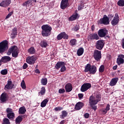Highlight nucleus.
I'll return each instance as SVG.
<instances>
[{"label": "nucleus", "instance_id": "f257e3e1", "mask_svg": "<svg viewBox=\"0 0 124 124\" xmlns=\"http://www.w3.org/2000/svg\"><path fill=\"white\" fill-rule=\"evenodd\" d=\"M95 97L96 99H95ZM101 100V94L98 93L94 97L93 95H91L90 96L89 99V104L90 107L94 110V111H96L97 109V106H96V104L99 102Z\"/></svg>", "mask_w": 124, "mask_h": 124}, {"label": "nucleus", "instance_id": "f03ea898", "mask_svg": "<svg viewBox=\"0 0 124 124\" xmlns=\"http://www.w3.org/2000/svg\"><path fill=\"white\" fill-rule=\"evenodd\" d=\"M41 34L43 37H48L51 35L52 27L48 25H44L42 26Z\"/></svg>", "mask_w": 124, "mask_h": 124}, {"label": "nucleus", "instance_id": "7ed1b4c3", "mask_svg": "<svg viewBox=\"0 0 124 124\" xmlns=\"http://www.w3.org/2000/svg\"><path fill=\"white\" fill-rule=\"evenodd\" d=\"M11 54L13 58H18V56L19 55V49L16 46H12L8 50L7 55L10 56Z\"/></svg>", "mask_w": 124, "mask_h": 124}, {"label": "nucleus", "instance_id": "20e7f679", "mask_svg": "<svg viewBox=\"0 0 124 124\" xmlns=\"http://www.w3.org/2000/svg\"><path fill=\"white\" fill-rule=\"evenodd\" d=\"M96 71H97L96 66L94 65H91V64L90 63H88L86 65L84 70L85 72H89L90 74H92L93 75L95 74Z\"/></svg>", "mask_w": 124, "mask_h": 124}, {"label": "nucleus", "instance_id": "39448f33", "mask_svg": "<svg viewBox=\"0 0 124 124\" xmlns=\"http://www.w3.org/2000/svg\"><path fill=\"white\" fill-rule=\"evenodd\" d=\"M8 41L5 40L0 43V54H3L8 50Z\"/></svg>", "mask_w": 124, "mask_h": 124}, {"label": "nucleus", "instance_id": "423d86ee", "mask_svg": "<svg viewBox=\"0 0 124 124\" xmlns=\"http://www.w3.org/2000/svg\"><path fill=\"white\" fill-rule=\"evenodd\" d=\"M55 68L57 70H59L61 68L60 72H64L66 70V67H65V62H64L60 61L58 62L55 66Z\"/></svg>", "mask_w": 124, "mask_h": 124}, {"label": "nucleus", "instance_id": "0eeeda50", "mask_svg": "<svg viewBox=\"0 0 124 124\" xmlns=\"http://www.w3.org/2000/svg\"><path fill=\"white\" fill-rule=\"evenodd\" d=\"M6 111L7 112V117L9 120H14L15 119V113L13 112V109L11 108H7Z\"/></svg>", "mask_w": 124, "mask_h": 124}, {"label": "nucleus", "instance_id": "6e6552de", "mask_svg": "<svg viewBox=\"0 0 124 124\" xmlns=\"http://www.w3.org/2000/svg\"><path fill=\"white\" fill-rule=\"evenodd\" d=\"M99 24L100 25H107L110 24V21H109V18L106 15H104L103 17L101 18L99 21Z\"/></svg>", "mask_w": 124, "mask_h": 124}, {"label": "nucleus", "instance_id": "1a4fd4ad", "mask_svg": "<svg viewBox=\"0 0 124 124\" xmlns=\"http://www.w3.org/2000/svg\"><path fill=\"white\" fill-rule=\"evenodd\" d=\"M94 59L97 62H99L100 61V59H101V51H99L97 49H95L94 50L93 55Z\"/></svg>", "mask_w": 124, "mask_h": 124}, {"label": "nucleus", "instance_id": "9d476101", "mask_svg": "<svg viewBox=\"0 0 124 124\" xmlns=\"http://www.w3.org/2000/svg\"><path fill=\"white\" fill-rule=\"evenodd\" d=\"M107 34H108V30H106V28L100 29L98 31V35L99 37H105Z\"/></svg>", "mask_w": 124, "mask_h": 124}, {"label": "nucleus", "instance_id": "9b49d317", "mask_svg": "<svg viewBox=\"0 0 124 124\" xmlns=\"http://www.w3.org/2000/svg\"><path fill=\"white\" fill-rule=\"evenodd\" d=\"M105 44V43H104V41L102 40L97 41L95 45L96 49H97L98 50H102L103 47H104Z\"/></svg>", "mask_w": 124, "mask_h": 124}, {"label": "nucleus", "instance_id": "f8f14e48", "mask_svg": "<svg viewBox=\"0 0 124 124\" xmlns=\"http://www.w3.org/2000/svg\"><path fill=\"white\" fill-rule=\"evenodd\" d=\"M92 88V84L90 83H84L81 87L80 91L82 93L87 92L88 90Z\"/></svg>", "mask_w": 124, "mask_h": 124}, {"label": "nucleus", "instance_id": "ddd939ff", "mask_svg": "<svg viewBox=\"0 0 124 124\" xmlns=\"http://www.w3.org/2000/svg\"><path fill=\"white\" fill-rule=\"evenodd\" d=\"M36 61V58L34 56H29L26 58V62L29 63V64L32 65L35 63V61Z\"/></svg>", "mask_w": 124, "mask_h": 124}, {"label": "nucleus", "instance_id": "4468645a", "mask_svg": "<svg viewBox=\"0 0 124 124\" xmlns=\"http://www.w3.org/2000/svg\"><path fill=\"white\" fill-rule=\"evenodd\" d=\"M57 38L58 40H62V38H63V39H68L69 36L68 35L66 34L65 32H62L57 35Z\"/></svg>", "mask_w": 124, "mask_h": 124}, {"label": "nucleus", "instance_id": "2eb2a0df", "mask_svg": "<svg viewBox=\"0 0 124 124\" xmlns=\"http://www.w3.org/2000/svg\"><path fill=\"white\" fill-rule=\"evenodd\" d=\"M119 18V15L116 14L111 22L112 26L115 27V26H117L119 24V21H120Z\"/></svg>", "mask_w": 124, "mask_h": 124}, {"label": "nucleus", "instance_id": "dca6fc26", "mask_svg": "<svg viewBox=\"0 0 124 124\" xmlns=\"http://www.w3.org/2000/svg\"><path fill=\"white\" fill-rule=\"evenodd\" d=\"M69 0H62L60 7L61 9H65L68 7V5H69V3H68Z\"/></svg>", "mask_w": 124, "mask_h": 124}, {"label": "nucleus", "instance_id": "f3484780", "mask_svg": "<svg viewBox=\"0 0 124 124\" xmlns=\"http://www.w3.org/2000/svg\"><path fill=\"white\" fill-rule=\"evenodd\" d=\"M124 54H120L118 56L117 58L116 62L118 65L123 64L124 63Z\"/></svg>", "mask_w": 124, "mask_h": 124}, {"label": "nucleus", "instance_id": "a211bd4d", "mask_svg": "<svg viewBox=\"0 0 124 124\" xmlns=\"http://www.w3.org/2000/svg\"><path fill=\"white\" fill-rule=\"evenodd\" d=\"M0 100L2 103L8 101V95H7V93H3L0 97Z\"/></svg>", "mask_w": 124, "mask_h": 124}, {"label": "nucleus", "instance_id": "6ab92c4d", "mask_svg": "<svg viewBox=\"0 0 124 124\" xmlns=\"http://www.w3.org/2000/svg\"><path fill=\"white\" fill-rule=\"evenodd\" d=\"M11 3V0H3L0 3V6L2 7H6Z\"/></svg>", "mask_w": 124, "mask_h": 124}, {"label": "nucleus", "instance_id": "aec40b11", "mask_svg": "<svg viewBox=\"0 0 124 124\" xmlns=\"http://www.w3.org/2000/svg\"><path fill=\"white\" fill-rule=\"evenodd\" d=\"M88 38L90 40H98L99 39V36H98V35L96 33L90 34Z\"/></svg>", "mask_w": 124, "mask_h": 124}, {"label": "nucleus", "instance_id": "412c9836", "mask_svg": "<svg viewBox=\"0 0 124 124\" xmlns=\"http://www.w3.org/2000/svg\"><path fill=\"white\" fill-rule=\"evenodd\" d=\"M84 105L85 104H84V103L78 102L76 104L75 107V109L76 110H81V109L84 107Z\"/></svg>", "mask_w": 124, "mask_h": 124}, {"label": "nucleus", "instance_id": "4be33fe9", "mask_svg": "<svg viewBox=\"0 0 124 124\" xmlns=\"http://www.w3.org/2000/svg\"><path fill=\"white\" fill-rule=\"evenodd\" d=\"M1 61L3 63H6L11 61V58L8 56H3L1 58Z\"/></svg>", "mask_w": 124, "mask_h": 124}, {"label": "nucleus", "instance_id": "5701e85b", "mask_svg": "<svg viewBox=\"0 0 124 124\" xmlns=\"http://www.w3.org/2000/svg\"><path fill=\"white\" fill-rule=\"evenodd\" d=\"M72 84H71V83H67L65 86L66 93H70V92L72 91Z\"/></svg>", "mask_w": 124, "mask_h": 124}, {"label": "nucleus", "instance_id": "b1692460", "mask_svg": "<svg viewBox=\"0 0 124 124\" xmlns=\"http://www.w3.org/2000/svg\"><path fill=\"white\" fill-rule=\"evenodd\" d=\"M26 112H27V109H26V108L24 106L21 107L19 109L18 114H19V115H24L26 113Z\"/></svg>", "mask_w": 124, "mask_h": 124}, {"label": "nucleus", "instance_id": "393cba45", "mask_svg": "<svg viewBox=\"0 0 124 124\" xmlns=\"http://www.w3.org/2000/svg\"><path fill=\"white\" fill-rule=\"evenodd\" d=\"M40 46L42 48H46L48 46V43H47V41L46 40H44L42 41L40 43Z\"/></svg>", "mask_w": 124, "mask_h": 124}, {"label": "nucleus", "instance_id": "a878e982", "mask_svg": "<svg viewBox=\"0 0 124 124\" xmlns=\"http://www.w3.org/2000/svg\"><path fill=\"white\" fill-rule=\"evenodd\" d=\"M46 93V89H45V87L43 86L41 88V91L38 93V96H41L42 95H44L45 94V93Z\"/></svg>", "mask_w": 124, "mask_h": 124}, {"label": "nucleus", "instance_id": "bb28decb", "mask_svg": "<svg viewBox=\"0 0 124 124\" xmlns=\"http://www.w3.org/2000/svg\"><path fill=\"white\" fill-rule=\"evenodd\" d=\"M78 17V13H74L69 18V21H75L77 17Z\"/></svg>", "mask_w": 124, "mask_h": 124}, {"label": "nucleus", "instance_id": "cd10ccee", "mask_svg": "<svg viewBox=\"0 0 124 124\" xmlns=\"http://www.w3.org/2000/svg\"><path fill=\"white\" fill-rule=\"evenodd\" d=\"M118 80H119L118 78H112L110 82V86H111L112 87H113V86H115L118 82Z\"/></svg>", "mask_w": 124, "mask_h": 124}, {"label": "nucleus", "instance_id": "c85d7f7f", "mask_svg": "<svg viewBox=\"0 0 124 124\" xmlns=\"http://www.w3.org/2000/svg\"><path fill=\"white\" fill-rule=\"evenodd\" d=\"M23 121V115H19L16 119V124H20Z\"/></svg>", "mask_w": 124, "mask_h": 124}, {"label": "nucleus", "instance_id": "c756f323", "mask_svg": "<svg viewBox=\"0 0 124 124\" xmlns=\"http://www.w3.org/2000/svg\"><path fill=\"white\" fill-rule=\"evenodd\" d=\"M27 52L29 54L33 55L34 54H35V49L33 46H31L28 49Z\"/></svg>", "mask_w": 124, "mask_h": 124}, {"label": "nucleus", "instance_id": "7c9ffc66", "mask_svg": "<svg viewBox=\"0 0 124 124\" xmlns=\"http://www.w3.org/2000/svg\"><path fill=\"white\" fill-rule=\"evenodd\" d=\"M85 3H84V0H82L80 1V4L78 5V11L80 10H82V9H84V7H85Z\"/></svg>", "mask_w": 124, "mask_h": 124}, {"label": "nucleus", "instance_id": "2f4dec72", "mask_svg": "<svg viewBox=\"0 0 124 124\" xmlns=\"http://www.w3.org/2000/svg\"><path fill=\"white\" fill-rule=\"evenodd\" d=\"M67 115H68V113L66 110H62V115H60V118H61V119H64L65 117H67Z\"/></svg>", "mask_w": 124, "mask_h": 124}, {"label": "nucleus", "instance_id": "473e14b6", "mask_svg": "<svg viewBox=\"0 0 124 124\" xmlns=\"http://www.w3.org/2000/svg\"><path fill=\"white\" fill-rule=\"evenodd\" d=\"M84 54V48L80 47L77 51V55L78 56H82Z\"/></svg>", "mask_w": 124, "mask_h": 124}, {"label": "nucleus", "instance_id": "72a5a7b5", "mask_svg": "<svg viewBox=\"0 0 124 124\" xmlns=\"http://www.w3.org/2000/svg\"><path fill=\"white\" fill-rule=\"evenodd\" d=\"M31 0H28L22 4V6H26V7H27V6H30V5H31Z\"/></svg>", "mask_w": 124, "mask_h": 124}, {"label": "nucleus", "instance_id": "f704fd0d", "mask_svg": "<svg viewBox=\"0 0 124 124\" xmlns=\"http://www.w3.org/2000/svg\"><path fill=\"white\" fill-rule=\"evenodd\" d=\"M48 101L49 100L47 99L44 100L41 103V107L43 108L44 107H45V106H46V105H47V103H48Z\"/></svg>", "mask_w": 124, "mask_h": 124}, {"label": "nucleus", "instance_id": "c9c22d12", "mask_svg": "<svg viewBox=\"0 0 124 124\" xmlns=\"http://www.w3.org/2000/svg\"><path fill=\"white\" fill-rule=\"evenodd\" d=\"M41 82L42 85L43 86H46V85H47V83L48 82V80L47 79V78H42L41 80Z\"/></svg>", "mask_w": 124, "mask_h": 124}, {"label": "nucleus", "instance_id": "e433bc0d", "mask_svg": "<svg viewBox=\"0 0 124 124\" xmlns=\"http://www.w3.org/2000/svg\"><path fill=\"white\" fill-rule=\"evenodd\" d=\"M77 43V40H76V39H71L70 41V45H71V46H74V45H76Z\"/></svg>", "mask_w": 124, "mask_h": 124}, {"label": "nucleus", "instance_id": "4c0bfd02", "mask_svg": "<svg viewBox=\"0 0 124 124\" xmlns=\"http://www.w3.org/2000/svg\"><path fill=\"white\" fill-rule=\"evenodd\" d=\"M2 124H10V121L8 118H4L3 119V122L2 123Z\"/></svg>", "mask_w": 124, "mask_h": 124}, {"label": "nucleus", "instance_id": "58836bf2", "mask_svg": "<svg viewBox=\"0 0 124 124\" xmlns=\"http://www.w3.org/2000/svg\"><path fill=\"white\" fill-rule=\"evenodd\" d=\"M117 5L121 7L124 6V0H119L117 2Z\"/></svg>", "mask_w": 124, "mask_h": 124}, {"label": "nucleus", "instance_id": "ea45409f", "mask_svg": "<svg viewBox=\"0 0 124 124\" xmlns=\"http://www.w3.org/2000/svg\"><path fill=\"white\" fill-rule=\"evenodd\" d=\"M21 86L22 89L23 90H26V88H27L26 86V83H25V81L24 80H22V81L21 83Z\"/></svg>", "mask_w": 124, "mask_h": 124}, {"label": "nucleus", "instance_id": "a19ab883", "mask_svg": "<svg viewBox=\"0 0 124 124\" xmlns=\"http://www.w3.org/2000/svg\"><path fill=\"white\" fill-rule=\"evenodd\" d=\"M8 71L7 69H5L3 70H2L0 72V74H1V75H6V74H7L8 73Z\"/></svg>", "mask_w": 124, "mask_h": 124}, {"label": "nucleus", "instance_id": "79ce46f5", "mask_svg": "<svg viewBox=\"0 0 124 124\" xmlns=\"http://www.w3.org/2000/svg\"><path fill=\"white\" fill-rule=\"evenodd\" d=\"M104 69H105L104 65H102L100 66L99 69V71L101 73H102L103 72H104Z\"/></svg>", "mask_w": 124, "mask_h": 124}, {"label": "nucleus", "instance_id": "37998d69", "mask_svg": "<svg viewBox=\"0 0 124 124\" xmlns=\"http://www.w3.org/2000/svg\"><path fill=\"white\" fill-rule=\"evenodd\" d=\"M80 30V25H76L75 26V27L73 28V31H77Z\"/></svg>", "mask_w": 124, "mask_h": 124}, {"label": "nucleus", "instance_id": "c03bdc74", "mask_svg": "<svg viewBox=\"0 0 124 124\" xmlns=\"http://www.w3.org/2000/svg\"><path fill=\"white\" fill-rule=\"evenodd\" d=\"M4 90H12V87L10 85L6 84L4 87Z\"/></svg>", "mask_w": 124, "mask_h": 124}, {"label": "nucleus", "instance_id": "a18cd8bd", "mask_svg": "<svg viewBox=\"0 0 124 124\" xmlns=\"http://www.w3.org/2000/svg\"><path fill=\"white\" fill-rule=\"evenodd\" d=\"M63 108L62 107H56L55 108H54V110L56 111H62V110H63Z\"/></svg>", "mask_w": 124, "mask_h": 124}, {"label": "nucleus", "instance_id": "49530a36", "mask_svg": "<svg viewBox=\"0 0 124 124\" xmlns=\"http://www.w3.org/2000/svg\"><path fill=\"white\" fill-rule=\"evenodd\" d=\"M12 34H16L17 35V28H14L12 31Z\"/></svg>", "mask_w": 124, "mask_h": 124}, {"label": "nucleus", "instance_id": "de8ad7c7", "mask_svg": "<svg viewBox=\"0 0 124 124\" xmlns=\"http://www.w3.org/2000/svg\"><path fill=\"white\" fill-rule=\"evenodd\" d=\"M12 14H13V11L10 12L6 16L5 19H8V18H10V16H12Z\"/></svg>", "mask_w": 124, "mask_h": 124}, {"label": "nucleus", "instance_id": "09e8293b", "mask_svg": "<svg viewBox=\"0 0 124 124\" xmlns=\"http://www.w3.org/2000/svg\"><path fill=\"white\" fill-rule=\"evenodd\" d=\"M59 93H65V90H64V89H60L59 90Z\"/></svg>", "mask_w": 124, "mask_h": 124}, {"label": "nucleus", "instance_id": "8fccbe9b", "mask_svg": "<svg viewBox=\"0 0 124 124\" xmlns=\"http://www.w3.org/2000/svg\"><path fill=\"white\" fill-rule=\"evenodd\" d=\"M108 20L109 19H110V20H112V19L114 18V15L113 14L108 15Z\"/></svg>", "mask_w": 124, "mask_h": 124}, {"label": "nucleus", "instance_id": "3c124183", "mask_svg": "<svg viewBox=\"0 0 124 124\" xmlns=\"http://www.w3.org/2000/svg\"><path fill=\"white\" fill-rule=\"evenodd\" d=\"M84 118H85V119H89V118H90V114L88 113H86L84 115Z\"/></svg>", "mask_w": 124, "mask_h": 124}, {"label": "nucleus", "instance_id": "603ef678", "mask_svg": "<svg viewBox=\"0 0 124 124\" xmlns=\"http://www.w3.org/2000/svg\"><path fill=\"white\" fill-rule=\"evenodd\" d=\"M78 95V98H80V99H82V98L84 97V94H83V93H79Z\"/></svg>", "mask_w": 124, "mask_h": 124}, {"label": "nucleus", "instance_id": "864d4df0", "mask_svg": "<svg viewBox=\"0 0 124 124\" xmlns=\"http://www.w3.org/2000/svg\"><path fill=\"white\" fill-rule=\"evenodd\" d=\"M27 68H28V64L26 63H25L23 65V69H27Z\"/></svg>", "mask_w": 124, "mask_h": 124}, {"label": "nucleus", "instance_id": "5fc2aeb1", "mask_svg": "<svg viewBox=\"0 0 124 124\" xmlns=\"http://www.w3.org/2000/svg\"><path fill=\"white\" fill-rule=\"evenodd\" d=\"M106 109L107 111H109L110 110V105L108 104L106 106Z\"/></svg>", "mask_w": 124, "mask_h": 124}, {"label": "nucleus", "instance_id": "6e6d98bb", "mask_svg": "<svg viewBox=\"0 0 124 124\" xmlns=\"http://www.w3.org/2000/svg\"><path fill=\"white\" fill-rule=\"evenodd\" d=\"M16 34H11V38H12V39H14V38H15V37H16Z\"/></svg>", "mask_w": 124, "mask_h": 124}, {"label": "nucleus", "instance_id": "4d7b16f0", "mask_svg": "<svg viewBox=\"0 0 124 124\" xmlns=\"http://www.w3.org/2000/svg\"><path fill=\"white\" fill-rule=\"evenodd\" d=\"M95 29V28L94 27V25H93L91 27V30L92 31H93Z\"/></svg>", "mask_w": 124, "mask_h": 124}, {"label": "nucleus", "instance_id": "13d9d810", "mask_svg": "<svg viewBox=\"0 0 124 124\" xmlns=\"http://www.w3.org/2000/svg\"><path fill=\"white\" fill-rule=\"evenodd\" d=\"M35 73H37L38 74H39L40 73V71L39 70V69H36L35 70Z\"/></svg>", "mask_w": 124, "mask_h": 124}, {"label": "nucleus", "instance_id": "bf43d9fd", "mask_svg": "<svg viewBox=\"0 0 124 124\" xmlns=\"http://www.w3.org/2000/svg\"><path fill=\"white\" fill-rule=\"evenodd\" d=\"M7 84L11 86L12 85V81L11 80H8Z\"/></svg>", "mask_w": 124, "mask_h": 124}, {"label": "nucleus", "instance_id": "052dcab7", "mask_svg": "<svg viewBox=\"0 0 124 124\" xmlns=\"http://www.w3.org/2000/svg\"><path fill=\"white\" fill-rule=\"evenodd\" d=\"M118 68V65H116L113 67V70H116Z\"/></svg>", "mask_w": 124, "mask_h": 124}, {"label": "nucleus", "instance_id": "680f3d73", "mask_svg": "<svg viewBox=\"0 0 124 124\" xmlns=\"http://www.w3.org/2000/svg\"><path fill=\"white\" fill-rule=\"evenodd\" d=\"M65 123V120H62L61 121L60 124H64Z\"/></svg>", "mask_w": 124, "mask_h": 124}, {"label": "nucleus", "instance_id": "e2e57ef3", "mask_svg": "<svg viewBox=\"0 0 124 124\" xmlns=\"http://www.w3.org/2000/svg\"><path fill=\"white\" fill-rule=\"evenodd\" d=\"M107 111H108V110H107L106 109H103L102 110L103 113H104V114H106V113H107Z\"/></svg>", "mask_w": 124, "mask_h": 124}, {"label": "nucleus", "instance_id": "0e129e2a", "mask_svg": "<svg viewBox=\"0 0 124 124\" xmlns=\"http://www.w3.org/2000/svg\"><path fill=\"white\" fill-rule=\"evenodd\" d=\"M2 62V61H1V59L0 60V66L1 65V63Z\"/></svg>", "mask_w": 124, "mask_h": 124}, {"label": "nucleus", "instance_id": "69168bd1", "mask_svg": "<svg viewBox=\"0 0 124 124\" xmlns=\"http://www.w3.org/2000/svg\"><path fill=\"white\" fill-rule=\"evenodd\" d=\"M31 0V1L32 0V1H33V2H36V0Z\"/></svg>", "mask_w": 124, "mask_h": 124}, {"label": "nucleus", "instance_id": "338daca9", "mask_svg": "<svg viewBox=\"0 0 124 124\" xmlns=\"http://www.w3.org/2000/svg\"><path fill=\"white\" fill-rule=\"evenodd\" d=\"M11 87H12V89H13V87H14V84H12V83Z\"/></svg>", "mask_w": 124, "mask_h": 124}, {"label": "nucleus", "instance_id": "774afa93", "mask_svg": "<svg viewBox=\"0 0 124 124\" xmlns=\"http://www.w3.org/2000/svg\"><path fill=\"white\" fill-rule=\"evenodd\" d=\"M7 10L8 11H9L10 10V8H8Z\"/></svg>", "mask_w": 124, "mask_h": 124}]
</instances>
